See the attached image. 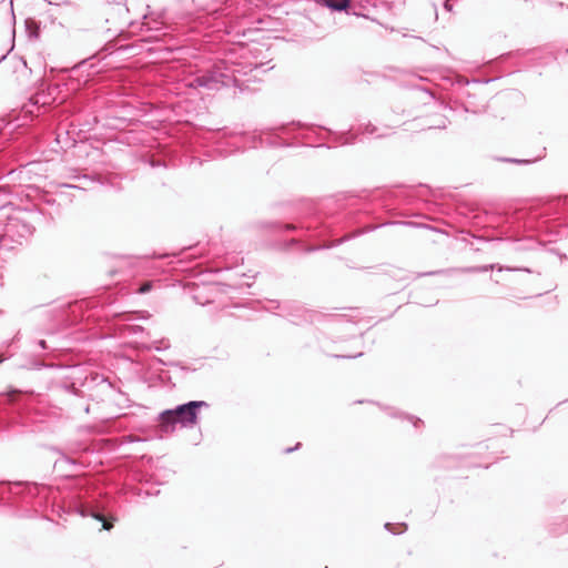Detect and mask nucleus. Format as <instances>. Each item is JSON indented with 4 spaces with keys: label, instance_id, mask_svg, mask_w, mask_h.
<instances>
[{
    "label": "nucleus",
    "instance_id": "nucleus-23",
    "mask_svg": "<svg viewBox=\"0 0 568 568\" xmlns=\"http://www.w3.org/2000/svg\"><path fill=\"white\" fill-rule=\"evenodd\" d=\"M169 347H170L169 342H168V341L162 339V341H154V342L152 343V346H151L150 348H153V349H155V351H158V352H162V351H164V349H166V348H169Z\"/></svg>",
    "mask_w": 568,
    "mask_h": 568
},
{
    "label": "nucleus",
    "instance_id": "nucleus-10",
    "mask_svg": "<svg viewBox=\"0 0 568 568\" xmlns=\"http://www.w3.org/2000/svg\"><path fill=\"white\" fill-rule=\"evenodd\" d=\"M351 0H316L314 7L308 10V19L317 24L327 12H345L351 14ZM353 14H356L353 12Z\"/></svg>",
    "mask_w": 568,
    "mask_h": 568
},
{
    "label": "nucleus",
    "instance_id": "nucleus-12",
    "mask_svg": "<svg viewBox=\"0 0 568 568\" xmlns=\"http://www.w3.org/2000/svg\"><path fill=\"white\" fill-rule=\"evenodd\" d=\"M149 261L145 258H133L128 256H120L116 258V264L111 270H109V274L114 276L116 274L124 273V268L126 266H135L136 264L148 263Z\"/></svg>",
    "mask_w": 568,
    "mask_h": 568
},
{
    "label": "nucleus",
    "instance_id": "nucleus-37",
    "mask_svg": "<svg viewBox=\"0 0 568 568\" xmlns=\"http://www.w3.org/2000/svg\"><path fill=\"white\" fill-rule=\"evenodd\" d=\"M452 2H453V1H450V0H445V1H444V4H443V6H444V9H445L446 11H449V12H450V11L453 10V3H452Z\"/></svg>",
    "mask_w": 568,
    "mask_h": 568
},
{
    "label": "nucleus",
    "instance_id": "nucleus-13",
    "mask_svg": "<svg viewBox=\"0 0 568 568\" xmlns=\"http://www.w3.org/2000/svg\"><path fill=\"white\" fill-rule=\"evenodd\" d=\"M20 126L18 120H8L0 118V152L2 151V144L8 141L11 134Z\"/></svg>",
    "mask_w": 568,
    "mask_h": 568
},
{
    "label": "nucleus",
    "instance_id": "nucleus-34",
    "mask_svg": "<svg viewBox=\"0 0 568 568\" xmlns=\"http://www.w3.org/2000/svg\"><path fill=\"white\" fill-rule=\"evenodd\" d=\"M547 3L550 4V6H555L557 8H560V9H564V8H567L568 6L561 1H557V2H554L551 0H547Z\"/></svg>",
    "mask_w": 568,
    "mask_h": 568
},
{
    "label": "nucleus",
    "instance_id": "nucleus-29",
    "mask_svg": "<svg viewBox=\"0 0 568 568\" xmlns=\"http://www.w3.org/2000/svg\"><path fill=\"white\" fill-rule=\"evenodd\" d=\"M10 203H4L0 205V217L1 219H8L10 216Z\"/></svg>",
    "mask_w": 568,
    "mask_h": 568
},
{
    "label": "nucleus",
    "instance_id": "nucleus-45",
    "mask_svg": "<svg viewBox=\"0 0 568 568\" xmlns=\"http://www.w3.org/2000/svg\"><path fill=\"white\" fill-rule=\"evenodd\" d=\"M89 408H90V406H89V405H87V406L84 407V410H85L87 413H89Z\"/></svg>",
    "mask_w": 568,
    "mask_h": 568
},
{
    "label": "nucleus",
    "instance_id": "nucleus-3",
    "mask_svg": "<svg viewBox=\"0 0 568 568\" xmlns=\"http://www.w3.org/2000/svg\"><path fill=\"white\" fill-rule=\"evenodd\" d=\"M213 151L220 158H227L246 149H278L298 145L331 149L352 144L356 134L349 131H333L329 128L292 121L262 130L233 131L227 128L213 132Z\"/></svg>",
    "mask_w": 568,
    "mask_h": 568
},
{
    "label": "nucleus",
    "instance_id": "nucleus-43",
    "mask_svg": "<svg viewBox=\"0 0 568 568\" xmlns=\"http://www.w3.org/2000/svg\"><path fill=\"white\" fill-rule=\"evenodd\" d=\"M38 429H40V428H39V427H37V426H34V427H31V429H30V430H31V432H36V430H38Z\"/></svg>",
    "mask_w": 568,
    "mask_h": 568
},
{
    "label": "nucleus",
    "instance_id": "nucleus-42",
    "mask_svg": "<svg viewBox=\"0 0 568 568\" xmlns=\"http://www.w3.org/2000/svg\"><path fill=\"white\" fill-rule=\"evenodd\" d=\"M139 440H140V439L135 438V437H134V436H132V435H130V436L128 437V442H130V443H134V442H139Z\"/></svg>",
    "mask_w": 568,
    "mask_h": 568
},
{
    "label": "nucleus",
    "instance_id": "nucleus-30",
    "mask_svg": "<svg viewBox=\"0 0 568 568\" xmlns=\"http://www.w3.org/2000/svg\"><path fill=\"white\" fill-rule=\"evenodd\" d=\"M454 272V270H438V271H432L426 273H420L419 276H430V275H440V274H449Z\"/></svg>",
    "mask_w": 568,
    "mask_h": 568
},
{
    "label": "nucleus",
    "instance_id": "nucleus-36",
    "mask_svg": "<svg viewBox=\"0 0 568 568\" xmlns=\"http://www.w3.org/2000/svg\"><path fill=\"white\" fill-rule=\"evenodd\" d=\"M151 288H152V284H151V283H148V284L143 285V286L140 288V291H139V292H140V293H142V294H145V293L150 292V291H151Z\"/></svg>",
    "mask_w": 568,
    "mask_h": 568
},
{
    "label": "nucleus",
    "instance_id": "nucleus-28",
    "mask_svg": "<svg viewBox=\"0 0 568 568\" xmlns=\"http://www.w3.org/2000/svg\"><path fill=\"white\" fill-rule=\"evenodd\" d=\"M170 366L178 367V368H180L182 372H194V371H195L194 368L189 367V366H187L186 364H184L183 362H171V363H170Z\"/></svg>",
    "mask_w": 568,
    "mask_h": 568
},
{
    "label": "nucleus",
    "instance_id": "nucleus-35",
    "mask_svg": "<svg viewBox=\"0 0 568 568\" xmlns=\"http://www.w3.org/2000/svg\"><path fill=\"white\" fill-rule=\"evenodd\" d=\"M302 447V444L301 443H297L295 446L293 447H287L284 449V453L285 454H290V453H293L295 450H298L300 448Z\"/></svg>",
    "mask_w": 568,
    "mask_h": 568
},
{
    "label": "nucleus",
    "instance_id": "nucleus-5",
    "mask_svg": "<svg viewBox=\"0 0 568 568\" xmlns=\"http://www.w3.org/2000/svg\"><path fill=\"white\" fill-rule=\"evenodd\" d=\"M37 345L49 353L44 356L39 355H28L16 363V366L19 368L40 371L43 368H61V369H70V367H62L54 362L47 361V356L53 355L54 352L59 351L58 347L51 346L48 344L45 339H38ZM72 375L65 376V381L60 383L61 388L67 390L70 394L75 396H83L87 390H92L94 387H99L102 393H113L120 395L123 400H128L124 393H122L119 388L106 379L103 375L98 373H90L84 377L75 376V373L79 371L75 368H71Z\"/></svg>",
    "mask_w": 568,
    "mask_h": 568
},
{
    "label": "nucleus",
    "instance_id": "nucleus-15",
    "mask_svg": "<svg viewBox=\"0 0 568 568\" xmlns=\"http://www.w3.org/2000/svg\"><path fill=\"white\" fill-rule=\"evenodd\" d=\"M179 425L178 422H175L174 415H163V412H161L158 416V427L161 432L165 434H171L176 429V426Z\"/></svg>",
    "mask_w": 568,
    "mask_h": 568
},
{
    "label": "nucleus",
    "instance_id": "nucleus-1",
    "mask_svg": "<svg viewBox=\"0 0 568 568\" xmlns=\"http://www.w3.org/2000/svg\"><path fill=\"white\" fill-rule=\"evenodd\" d=\"M430 193V189L422 184L398 185L365 195L338 194L320 203L302 200L287 220L263 222L261 227L283 235L270 241L272 250L312 253L373 230V225H361L369 216L413 217L420 216L423 209L434 210L437 203L428 200Z\"/></svg>",
    "mask_w": 568,
    "mask_h": 568
},
{
    "label": "nucleus",
    "instance_id": "nucleus-2",
    "mask_svg": "<svg viewBox=\"0 0 568 568\" xmlns=\"http://www.w3.org/2000/svg\"><path fill=\"white\" fill-rule=\"evenodd\" d=\"M49 449L59 455L54 469L65 476L62 489L43 484L0 481V505L12 508L19 517L37 516L49 508L59 516L92 517L101 523V529L111 530L118 518L110 497L94 479L72 474L90 464L88 445L77 442L65 447L50 446Z\"/></svg>",
    "mask_w": 568,
    "mask_h": 568
},
{
    "label": "nucleus",
    "instance_id": "nucleus-9",
    "mask_svg": "<svg viewBox=\"0 0 568 568\" xmlns=\"http://www.w3.org/2000/svg\"><path fill=\"white\" fill-rule=\"evenodd\" d=\"M203 407H209V403L205 400H189L163 410V415H174L175 422L182 428H191L197 424L200 412Z\"/></svg>",
    "mask_w": 568,
    "mask_h": 568
},
{
    "label": "nucleus",
    "instance_id": "nucleus-14",
    "mask_svg": "<svg viewBox=\"0 0 568 568\" xmlns=\"http://www.w3.org/2000/svg\"><path fill=\"white\" fill-rule=\"evenodd\" d=\"M129 493L133 496L146 498L150 496H156L160 494L159 489H153V485L150 479H145L141 487L131 486Z\"/></svg>",
    "mask_w": 568,
    "mask_h": 568
},
{
    "label": "nucleus",
    "instance_id": "nucleus-25",
    "mask_svg": "<svg viewBox=\"0 0 568 568\" xmlns=\"http://www.w3.org/2000/svg\"><path fill=\"white\" fill-rule=\"evenodd\" d=\"M495 267L494 264L491 265H481V266H470L465 268L466 272H487L489 270H493Z\"/></svg>",
    "mask_w": 568,
    "mask_h": 568
},
{
    "label": "nucleus",
    "instance_id": "nucleus-40",
    "mask_svg": "<svg viewBox=\"0 0 568 568\" xmlns=\"http://www.w3.org/2000/svg\"><path fill=\"white\" fill-rule=\"evenodd\" d=\"M567 530H568V525H567V524H565V527H562V528H560L559 530H556V531H554V532H555V534H557V535H560V534H562V532H565V531H567Z\"/></svg>",
    "mask_w": 568,
    "mask_h": 568
},
{
    "label": "nucleus",
    "instance_id": "nucleus-38",
    "mask_svg": "<svg viewBox=\"0 0 568 568\" xmlns=\"http://www.w3.org/2000/svg\"><path fill=\"white\" fill-rule=\"evenodd\" d=\"M57 7H58L59 10L68 9V8L71 7V3L68 2V1H64L62 4L57 3Z\"/></svg>",
    "mask_w": 568,
    "mask_h": 568
},
{
    "label": "nucleus",
    "instance_id": "nucleus-46",
    "mask_svg": "<svg viewBox=\"0 0 568 568\" xmlns=\"http://www.w3.org/2000/svg\"><path fill=\"white\" fill-rule=\"evenodd\" d=\"M565 54L568 55V47L565 49Z\"/></svg>",
    "mask_w": 568,
    "mask_h": 568
},
{
    "label": "nucleus",
    "instance_id": "nucleus-16",
    "mask_svg": "<svg viewBox=\"0 0 568 568\" xmlns=\"http://www.w3.org/2000/svg\"><path fill=\"white\" fill-rule=\"evenodd\" d=\"M26 33L30 40H38L41 36V21L36 18L24 20Z\"/></svg>",
    "mask_w": 568,
    "mask_h": 568
},
{
    "label": "nucleus",
    "instance_id": "nucleus-4",
    "mask_svg": "<svg viewBox=\"0 0 568 568\" xmlns=\"http://www.w3.org/2000/svg\"><path fill=\"white\" fill-rule=\"evenodd\" d=\"M568 236V217L557 211L556 205L542 203L523 209L503 219L493 235H476L477 241H510L515 250H535L546 243Z\"/></svg>",
    "mask_w": 568,
    "mask_h": 568
},
{
    "label": "nucleus",
    "instance_id": "nucleus-8",
    "mask_svg": "<svg viewBox=\"0 0 568 568\" xmlns=\"http://www.w3.org/2000/svg\"><path fill=\"white\" fill-rule=\"evenodd\" d=\"M112 301H108L102 305L95 304L93 301H81L67 308L59 311V317L64 326H75L83 322L95 321L100 317V308H103L105 304H111Z\"/></svg>",
    "mask_w": 568,
    "mask_h": 568
},
{
    "label": "nucleus",
    "instance_id": "nucleus-33",
    "mask_svg": "<svg viewBox=\"0 0 568 568\" xmlns=\"http://www.w3.org/2000/svg\"><path fill=\"white\" fill-rule=\"evenodd\" d=\"M377 128L373 125L372 123H367L365 126L364 132L368 134H374L376 132Z\"/></svg>",
    "mask_w": 568,
    "mask_h": 568
},
{
    "label": "nucleus",
    "instance_id": "nucleus-11",
    "mask_svg": "<svg viewBox=\"0 0 568 568\" xmlns=\"http://www.w3.org/2000/svg\"><path fill=\"white\" fill-rule=\"evenodd\" d=\"M34 232V226L19 216H9L4 224L3 234L13 242L20 243Z\"/></svg>",
    "mask_w": 568,
    "mask_h": 568
},
{
    "label": "nucleus",
    "instance_id": "nucleus-27",
    "mask_svg": "<svg viewBox=\"0 0 568 568\" xmlns=\"http://www.w3.org/2000/svg\"><path fill=\"white\" fill-rule=\"evenodd\" d=\"M128 332L129 334L136 335L144 332V327L136 324H129L128 325Z\"/></svg>",
    "mask_w": 568,
    "mask_h": 568
},
{
    "label": "nucleus",
    "instance_id": "nucleus-7",
    "mask_svg": "<svg viewBox=\"0 0 568 568\" xmlns=\"http://www.w3.org/2000/svg\"><path fill=\"white\" fill-rule=\"evenodd\" d=\"M227 70L226 67L215 64L213 68L197 73L190 80L189 87L192 89L203 88L211 91L234 87L239 88L242 92L243 89L240 87V80L227 73Z\"/></svg>",
    "mask_w": 568,
    "mask_h": 568
},
{
    "label": "nucleus",
    "instance_id": "nucleus-6",
    "mask_svg": "<svg viewBox=\"0 0 568 568\" xmlns=\"http://www.w3.org/2000/svg\"><path fill=\"white\" fill-rule=\"evenodd\" d=\"M33 392H19L11 397L0 396V429L11 425L31 427L44 420V414L37 406Z\"/></svg>",
    "mask_w": 568,
    "mask_h": 568
},
{
    "label": "nucleus",
    "instance_id": "nucleus-44",
    "mask_svg": "<svg viewBox=\"0 0 568 568\" xmlns=\"http://www.w3.org/2000/svg\"><path fill=\"white\" fill-rule=\"evenodd\" d=\"M464 109H465L466 112H470V109L467 105H465Z\"/></svg>",
    "mask_w": 568,
    "mask_h": 568
},
{
    "label": "nucleus",
    "instance_id": "nucleus-19",
    "mask_svg": "<svg viewBox=\"0 0 568 568\" xmlns=\"http://www.w3.org/2000/svg\"><path fill=\"white\" fill-rule=\"evenodd\" d=\"M384 528L392 532L393 535H402L404 534L405 531H407L408 529V525L406 523H398L396 525L392 524V523H386L384 525Z\"/></svg>",
    "mask_w": 568,
    "mask_h": 568
},
{
    "label": "nucleus",
    "instance_id": "nucleus-22",
    "mask_svg": "<svg viewBox=\"0 0 568 568\" xmlns=\"http://www.w3.org/2000/svg\"><path fill=\"white\" fill-rule=\"evenodd\" d=\"M17 341H19V333L8 343L7 351H0V364L4 362L7 358L11 357V354H8V348L11 347Z\"/></svg>",
    "mask_w": 568,
    "mask_h": 568
},
{
    "label": "nucleus",
    "instance_id": "nucleus-21",
    "mask_svg": "<svg viewBox=\"0 0 568 568\" xmlns=\"http://www.w3.org/2000/svg\"><path fill=\"white\" fill-rule=\"evenodd\" d=\"M390 276L399 282L408 281V275L405 271L396 268L390 271Z\"/></svg>",
    "mask_w": 568,
    "mask_h": 568
},
{
    "label": "nucleus",
    "instance_id": "nucleus-18",
    "mask_svg": "<svg viewBox=\"0 0 568 568\" xmlns=\"http://www.w3.org/2000/svg\"><path fill=\"white\" fill-rule=\"evenodd\" d=\"M544 158V155H539L535 159H518V158H498L497 160L505 163H513L519 165H528L536 161H539Z\"/></svg>",
    "mask_w": 568,
    "mask_h": 568
},
{
    "label": "nucleus",
    "instance_id": "nucleus-17",
    "mask_svg": "<svg viewBox=\"0 0 568 568\" xmlns=\"http://www.w3.org/2000/svg\"><path fill=\"white\" fill-rule=\"evenodd\" d=\"M389 415L392 417L405 418V419L409 420L415 428H418L419 425L423 424V420L419 417H416V416H413L409 414H405V413L396 410V409H392Z\"/></svg>",
    "mask_w": 568,
    "mask_h": 568
},
{
    "label": "nucleus",
    "instance_id": "nucleus-47",
    "mask_svg": "<svg viewBox=\"0 0 568 568\" xmlns=\"http://www.w3.org/2000/svg\"><path fill=\"white\" fill-rule=\"evenodd\" d=\"M81 179L89 180L87 175L81 176Z\"/></svg>",
    "mask_w": 568,
    "mask_h": 568
},
{
    "label": "nucleus",
    "instance_id": "nucleus-32",
    "mask_svg": "<svg viewBox=\"0 0 568 568\" xmlns=\"http://www.w3.org/2000/svg\"><path fill=\"white\" fill-rule=\"evenodd\" d=\"M505 270H507V271H523V272H526V273H529V274L534 273V271L531 268L524 267V266L523 267H517V266L510 267V266H507V267H505Z\"/></svg>",
    "mask_w": 568,
    "mask_h": 568
},
{
    "label": "nucleus",
    "instance_id": "nucleus-41",
    "mask_svg": "<svg viewBox=\"0 0 568 568\" xmlns=\"http://www.w3.org/2000/svg\"><path fill=\"white\" fill-rule=\"evenodd\" d=\"M45 203L49 205H53L55 203V199H53V197L45 199Z\"/></svg>",
    "mask_w": 568,
    "mask_h": 568
},
{
    "label": "nucleus",
    "instance_id": "nucleus-20",
    "mask_svg": "<svg viewBox=\"0 0 568 568\" xmlns=\"http://www.w3.org/2000/svg\"><path fill=\"white\" fill-rule=\"evenodd\" d=\"M192 298L196 304L202 306L213 302V300L210 296H204L199 290L194 292Z\"/></svg>",
    "mask_w": 568,
    "mask_h": 568
},
{
    "label": "nucleus",
    "instance_id": "nucleus-26",
    "mask_svg": "<svg viewBox=\"0 0 568 568\" xmlns=\"http://www.w3.org/2000/svg\"><path fill=\"white\" fill-rule=\"evenodd\" d=\"M363 352H358L356 354H332L331 356L334 357V358H343V359H349V358H358L361 356H363Z\"/></svg>",
    "mask_w": 568,
    "mask_h": 568
},
{
    "label": "nucleus",
    "instance_id": "nucleus-31",
    "mask_svg": "<svg viewBox=\"0 0 568 568\" xmlns=\"http://www.w3.org/2000/svg\"><path fill=\"white\" fill-rule=\"evenodd\" d=\"M148 163L151 168L155 169V168H160V166H163L164 163L162 160L160 159H154V158H151L148 160Z\"/></svg>",
    "mask_w": 568,
    "mask_h": 568
},
{
    "label": "nucleus",
    "instance_id": "nucleus-39",
    "mask_svg": "<svg viewBox=\"0 0 568 568\" xmlns=\"http://www.w3.org/2000/svg\"><path fill=\"white\" fill-rule=\"evenodd\" d=\"M61 187H64V189H78L80 190L81 187L78 186V185H74V184H68V183H63L61 184Z\"/></svg>",
    "mask_w": 568,
    "mask_h": 568
},
{
    "label": "nucleus",
    "instance_id": "nucleus-24",
    "mask_svg": "<svg viewBox=\"0 0 568 568\" xmlns=\"http://www.w3.org/2000/svg\"><path fill=\"white\" fill-rule=\"evenodd\" d=\"M534 50H523V49H519V50H516V51H511V52H508L506 54L503 55V58H511V57H525L526 54H528L529 52H532Z\"/></svg>",
    "mask_w": 568,
    "mask_h": 568
}]
</instances>
